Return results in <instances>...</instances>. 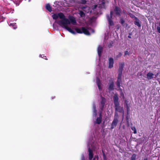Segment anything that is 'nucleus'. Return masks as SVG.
Listing matches in <instances>:
<instances>
[{
    "instance_id": "f257e3e1",
    "label": "nucleus",
    "mask_w": 160,
    "mask_h": 160,
    "mask_svg": "<svg viewBox=\"0 0 160 160\" xmlns=\"http://www.w3.org/2000/svg\"><path fill=\"white\" fill-rule=\"evenodd\" d=\"M53 19L57 20L59 17L60 19L62 20L58 22V24L61 27L65 28L70 33L73 34H76V32L72 30L70 28L68 27L67 25L70 24L69 20L65 18L64 14L62 12H60L58 14H54L52 16Z\"/></svg>"
},
{
    "instance_id": "f03ea898",
    "label": "nucleus",
    "mask_w": 160,
    "mask_h": 160,
    "mask_svg": "<svg viewBox=\"0 0 160 160\" xmlns=\"http://www.w3.org/2000/svg\"><path fill=\"white\" fill-rule=\"evenodd\" d=\"M113 102L116 112L124 113V110L122 107H120L118 102V98L117 95L115 94L113 97Z\"/></svg>"
},
{
    "instance_id": "7ed1b4c3",
    "label": "nucleus",
    "mask_w": 160,
    "mask_h": 160,
    "mask_svg": "<svg viewBox=\"0 0 160 160\" xmlns=\"http://www.w3.org/2000/svg\"><path fill=\"white\" fill-rule=\"evenodd\" d=\"M75 30L76 32L78 33H83L87 35H89L90 34L89 31L84 27H82L81 29L76 28H75Z\"/></svg>"
},
{
    "instance_id": "20e7f679",
    "label": "nucleus",
    "mask_w": 160,
    "mask_h": 160,
    "mask_svg": "<svg viewBox=\"0 0 160 160\" xmlns=\"http://www.w3.org/2000/svg\"><path fill=\"white\" fill-rule=\"evenodd\" d=\"M124 63L122 62L119 64V68L118 69V75L117 77V79H122V72L124 67Z\"/></svg>"
},
{
    "instance_id": "39448f33",
    "label": "nucleus",
    "mask_w": 160,
    "mask_h": 160,
    "mask_svg": "<svg viewBox=\"0 0 160 160\" xmlns=\"http://www.w3.org/2000/svg\"><path fill=\"white\" fill-rule=\"evenodd\" d=\"M114 11L115 12L116 15L120 16L121 15V10L120 8L118 6H115Z\"/></svg>"
},
{
    "instance_id": "423d86ee",
    "label": "nucleus",
    "mask_w": 160,
    "mask_h": 160,
    "mask_svg": "<svg viewBox=\"0 0 160 160\" xmlns=\"http://www.w3.org/2000/svg\"><path fill=\"white\" fill-rule=\"evenodd\" d=\"M101 100L100 102V104L101 105L100 109L101 111H103L106 102V100L105 98L102 96L101 97Z\"/></svg>"
},
{
    "instance_id": "0eeeda50",
    "label": "nucleus",
    "mask_w": 160,
    "mask_h": 160,
    "mask_svg": "<svg viewBox=\"0 0 160 160\" xmlns=\"http://www.w3.org/2000/svg\"><path fill=\"white\" fill-rule=\"evenodd\" d=\"M122 79H117V82H116V84L118 88V90L120 91V92H122V90L121 88V84L122 83Z\"/></svg>"
},
{
    "instance_id": "6e6552de",
    "label": "nucleus",
    "mask_w": 160,
    "mask_h": 160,
    "mask_svg": "<svg viewBox=\"0 0 160 160\" xmlns=\"http://www.w3.org/2000/svg\"><path fill=\"white\" fill-rule=\"evenodd\" d=\"M108 90L112 91L114 89V83L113 81L112 80H109V86L108 88Z\"/></svg>"
},
{
    "instance_id": "1a4fd4ad",
    "label": "nucleus",
    "mask_w": 160,
    "mask_h": 160,
    "mask_svg": "<svg viewBox=\"0 0 160 160\" xmlns=\"http://www.w3.org/2000/svg\"><path fill=\"white\" fill-rule=\"evenodd\" d=\"M102 120V112H101L99 114V117H98L96 120V122H95V123L97 124H100Z\"/></svg>"
},
{
    "instance_id": "9d476101",
    "label": "nucleus",
    "mask_w": 160,
    "mask_h": 160,
    "mask_svg": "<svg viewBox=\"0 0 160 160\" xmlns=\"http://www.w3.org/2000/svg\"><path fill=\"white\" fill-rule=\"evenodd\" d=\"M118 122V120L114 119L111 124V129H113L117 126Z\"/></svg>"
},
{
    "instance_id": "9b49d317",
    "label": "nucleus",
    "mask_w": 160,
    "mask_h": 160,
    "mask_svg": "<svg viewBox=\"0 0 160 160\" xmlns=\"http://www.w3.org/2000/svg\"><path fill=\"white\" fill-rule=\"evenodd\" d=\"M88 151L89 152L88 154V158L90 160L92 159L93 158L94 154L93 153V152L92 150L90 148H88Z\"/></svg>"
},
{
    "instance_id": "f8f14e48",
    "label": "nucleus",
    "mask_w": 160,
    "mask_h": 160,
    "mask_svg": "<svg viewBox=\"0 0 160 160\" xmlns=\"http://www.w3.org/2000/svg\"><path fill=\"white\" fill-rule=\"evenodd\" d=\"M107 19L108 22V24L110 26H112L114 25V23L112 20V18H110L109 15H107Z\"/></svg>"
},
{
    "instance_id": "ddd939ff",
    "label": "nucleus",
    "mask_w": 160,
    "mask_h": 160,
    "mask_svg": "<svg viewBox=\"0 0 160 160\" xmlns=\"http://www.w3.org/2000/svg\"><path fill=\"white\" fill-rule=\"evenodd\" d=\"M114 60L112 58H109V65L108 68H111L113 67Z\"/></svg>"
},
{
    "instance_id": "4468645a",
    "label": "nucleus",
    "mask_w": 160,
    "mask_h": 160,
    "mask_svg": "<svg viewBox=\"0 0 160 160\" xmlns=\"http://www.w3.org/2000/svg\"><path fill=\"white\" fill-rule=\"evenodd\" d=\"M103 51V48L102 46L101 45L98 46V53L99 57H100L101 55V53Z\"/></svg>"
},
{
    "instance_id": "2eb2a0df",
    "label": "nucleus",
    "mask_w": 160,
    "mask_h": 160,
    "mask_svg": "<svg viewBox=\"0 0 160 160\" xmlns=\"http://www.w3.org/2000/svg\"><path fill=\"white\" fill-rule=\"evenodd\" d=\"M45 8L50 12H51L52 11V8L49 3H47L46 4Z\"/></svg>"
},
{
    "instance_id": "dca6fc26",
    "label": "nucleus",
    "mask_w": 160,
    "mask_h": 160,
    "mask_svg": "<svg viewBox=\"0 0 160 160\" xmlns=\"http://www.w3.org/2000/svg\"><path fill=\"white\" fill-rule=\"evenodd\" d=\"M154 74L151 72H149L147 74V78L148 79H150L153 78Z\"/></svg>"
},
{
    "instance_id": "f3484780",
    "label": "nucleus",
    "mask_w": 160,
    "mask_h": 160,
    "mask_svg": "<svg viewBox=\"0 0 160 160\" xmlns=\"http://www.w3.org/2000/svg\"><path fill=\"white\" fill-rule=\"evenodd\" d=\"M93 115L95 117H96L97 115V110L96 109V106L94 105L93 106Z\"/></svg>"
},
{
    "instance_id": "a211bd4d",
    "label": "nucleus",
    "mask_w": 160,
    "mask_h": 160,
    "mask_svg": "<svg viewBox=\"0 0 160 160\" xmlns=\"http://www.w3.org/2000/svg\"><path fill=\"white\" fill-rule=\"evenodd\" d=\"M125 107L126 108V109L127 114H129V113H130V104L125 105Z\"/></svg>"
},
{
    "instance_id": "6ab92c4d",
    "label": "nucleus",
    "mask_w": 160,
    "mask_h": 160,
    "mask_svg": "<svg viewBox=\"0 0 160 160\" xmlns=\"http://www.w3.org/2000/svg\"><path fill=\"white\" fill-rule=\"evenodd\" d=\"M70 22H71L72 23L75 24L76 23V21L75 19V18H70Z\"/></svg>"
},
{
    "instance_id": "aec40b11",
    "label": "nucleus",
    "mask_w": 160,
    "mask_h": 160,
    "mask_svg": "<svg viewBox=\"0 0 160 160\" xmlns=\"http://www.w3.org/2000/svg\"><path fill=\"white\" fill-rule=\"evenodd\" d=\"M80 16L81 17H83L85 16V13L82 11H79V13Z\"/></svg>"
},
{
    "instance_id": "412c9836",
    "label": "nucleus",
    "mask_w": 160,
    "mask_h": 160,
    "mask_svg": "<svg viewBox=\"0 0 160 160\" xmlns=\"http://www.w3.org/2000/svg\"><path fill=\"white\" fill-rule=\"evenodd\" d=\"M137 155L135 154H133L131 158H130V160H136L137 157Z\"/></svg>"
},
{
    "instance_id": "4be33fe9",
    "label": "nucleus",
    "mask_w": 160,
    "mask_h": 160,
    "mask_svg": "<svg viewBox=\"0 0 160 160\" xmlns=\"http://www.w3.org/2000/svg\"><path fill=\"white\" fill-rule=\"evenodd\" d=\"M9 26H12L14 29H16L17 28L16 23H11L10 24Z\"/></svg>"
},
{
    "instance_id": "5701e85b",
    "label": "nucleus",
    "mask_w": 160,
    "mask_h": 160,
    "mask_svg": "<svg viewBox=\"0 0 160 160\" xmlns=\"http://www.w3.org/2000/svg\"><path fill=\"white\" fill-rule=\"evenodd\" d=\"M120 23L121 24L122 26H124V23L125 22V20L124 19L122 18H121L120 19Z\"/></svg>"
},
{
    "instance_id": "b1692460",
    "label": "nucleus",
    "mask_w": 160,
    "mask_h": 160,
    "mask_svg": "<svg viewBox=\"0 0 160 160\" xmlns=\"http://www.w3.org/2000/svg\"><path fill=\"white\" fill-rule=\"evenodd\" d=\"M129 16L132 18L134 19L135 20H137V18L133 14L129 13Z\"/></svg>"
},
{
    "instance_id": "393cba45",
    "label": "nucleus",
    "mask_w": 160,
    "mask_h": 160,
    "mask_svg": "<svg viewBox=\"0 0 160 160\" xmlns=\"http://www.w3.org/2000/svg\"><path fill=\"white\" fill-rule=\"evenodd\" d=\"M136 21H134V24L138 26L139 27H140V23H139V20L137 18V20H136Z\"/></svg>"
},
{
    "instance_id": "a878e982",
    "label": "nucleus",
    "mask_w": 160,
    "mask_h": 160,
    "mask_svg": "<svg viewBox=\"0 0 160 160\" xmlns=\"http://www.w3.org/2000/svg\"><path fill=\"white\" fill-rule=\"evenodd\" d=\"M118 113L116 112H115V115H114V119H118Z\"/></svg>"
},
{
    "instance_id": "bb28decb",
    "label": "nucleus",
    "mask_w": 160,
    "mask_h": 160,
    "mask_svg": "<svg viewBox=\"0 0 160 160\" xmlns=\"http://www.w3.org/2000/svg\"><path fill=\"white\" fill-rule=\"evenodd\" d=\"M122 53L121 52H119L118 54L116 56V58L118 59V58H120L122 56Z\"/></svg>"
},
{
    "instance_id": "cd10ccee",
    "label": "nucleus",
    "mask_w": 160,
    "mask_h": 160,
    "mask_svg": "<svg viewBox=\"0 0 160 160\" xmlns=\"http://www.w3.org/2000/svg\"><path fill=\"white\" fill-rule=\"evenodd\" d=\"M102 155L103 156V158L104 160H107L106 156L105 154L104 153L103 151L102 150Z\"/></svg>"
},
{
    "instance_id": "c85d7f7f",
    "label": "nucleus",
    "mask_w": 160,
    "mask_h": 160,
    "mask_svg": "<svg viewBox=\"0 0 160 160\" xmlns=\"http://www.w3.org/2000/svg\"><path fill=\"white\" fill-rule=\"evenodd\" d=\"M39 57H41L42 58H43L45 60H48V58H47L46 56H45L44 55V54L40 55Z\"/></svg>"
},
{
    "instance_id": "c756f323",
    "label": "nucleus",
    "mask_w": 160,
    "mask_h": 160,
    "mask_svg": "<svg viewBox=\"0 0 160 160\" xmlns=\"http://www.w3.org/2000/svg\"><path fill=\"white\" fill-rule=\"evenodd\" d=\"M87 3V1L86 0H81L80 3L82 4H85Z\"/></svg>"
},
{
    "instance_id": "7c9ffc66",
    "label": "nucleus",
    "mask_w": 160,
    "mask_h": 160,
    "mask_svg": "<svg viewBox=\"0 0 160 160\" xmlns=\"http://www.w3.org/2000/svg\"><path fill=\"white\" fill-rule=\"evenodd\" d=\"M97 85H101V82L100 80L98 78H97L96 80Z\"/></svg>"
},
{
    "instance_id": "2f4dec72",
    "label": "nucleus",
    "mask_w": 160,
    "mask_h": 160,
    "mask_svg": "<svg viewBox=\"0 0 160 160\" xmlns=\"http://www.w3.org/2000/svg\"><path fill=\"white\" fill-rule=\"evenodd\" d=\"M127 55H129V53L128 51L126 50L124 52V56H125Z\"/></svg>"
},
{
    "instance_id": "473e14b6",
    "label": "nucleus",
    "mask_w": 160,
    "mask_h": 160,
    "mask_svg": "<svg viewBox=\"0 0 160 160\" xmlns=\"http://www.w3.org/2000/svg\"><path fill=\"white\" fill-rule=\"evenodd\" d=\"M113 14V12L112 11H111L110 12V18H112V15Z\"/></svg>"
},
{
    "instance_id": "72a5a7b5",
    "label": "nucleus",
    "mask_w": 160,
    "mask_h": 160,
    "mask_svg": "<svg viewBox=\"0 0 160 160\" xmlns=\"http://www.w3.org/2000/svg\"><path fill=\"white\" fill-rule=\"evenodd\" d=\"M132 130H134L133 132L135 134L137 133V130L135 127H133V128H132Z\"/></svg>"
},
{
    "instance_id": "f704fd0d",
    "label": "nucleus",
    "mask_w": 160,
    "mask_h": 160,
    "mask_svg": "<svg viewBox=\"0 0 160 160\" xmlns=\"http://www.w3.org/2000/svg\"><path fill=\"white\" fill-rule=\"evenodd\" d=\"M98 89L99 90H101L102 89V88L101 86V85H98Z\"/></svg>"
},
{
    "instance_id": "c9c22d12",
    "label": "nucleus",
    "mask_w": 160,
    "mask_h": 160,
    "mask_svg": "<svg viewBox=\"0 0 160 160\" xmlns=\"http://www.w3.org/2000/svg\"><path fill=\"white\" fill-rule=\"evenodd\" d=\"M157 29L158 32L160 33V27H157Z\"/></svg>"
},
{
    "instance_id": "e433bc0d",
    "label": "nucleus",
    "mask_w": 160,
    "mask_h": 160,
    "mask_svg": "<svg viewBox=\"0 0 160 160\" xmlns=\"http://www.w3.org/2000/svg\"><path fill=\"white\" fill-rule=\"evenodd\" d=\"M125 105L130 104V103H129V102L128 101H127V100H125Z\"/></svg>"
},
{
    "instance_id": "4c0bfd02",
    "label": "nucleus",
    "mask_w": 160,
    "mask_h": 160,
    "mask_svg": "<svg viewBox=\"0 0 160 160\" xmlns=\"http://www.w3.org/2000/svg\"><path fill=\"white\" fill-rule=\"evenodd\" d=\"M125 105L130 104V103H129V102L128 101H127V100H125Z\"/></svg>"
},
{
    "instance_id": "58836bf2",
    "label": "nucleus",
    "mask_w": 160,
    "mask_h": 160,
    "mask_svg": "<svg viewBox=\"0 0 160 160\" xmlns=\"http://www.w3.org/2000/svg\"><path fill=\"white\" fill-rule=\"evenodd\" d=\"M120 95L121 96H123V97H124V94H123V93L122 92H120Z\"/></svg>"
},
{
    "instance_id": "ea45409f",
    "label": "nucleus",
    "mask_w": 160,
    "mask_h": 160,
    "mask_svg": "<svg viewBox=\"0 0 160 160\" xmlns=\"http://www.w3.org/2000/svg\"><path fill=\"white\" fill-rule=\"evenodd\" d=\"M81 160H85V158L83 155L82 157Z\"/></svg>"
},
{
    "instance_id": "a19ab883",
    "label": "nucleus",
    "mask_w": 160,
    "mask_h": 160,
    "mask_svg": "<svg viewBox=\"0 0 160 160\" xmlns=\"http://www.w3.org/2000/svg\"><path fill=\"white\" fill-rule=\"evenodd\" d=\"M128 38H131V37L129 35L128 36Z\"/></svg>"
},
{
    "instance_id": "79ce46f5",
    "label": "nucleus",
    "mask_w": 160,
    "mask_h": 160,
    "mask_svg": "<svg viewBox=\"0 0 160 160\" xmlns=\"http://www.w3.org/2000/svg\"><path fill=\"white\" fill-rule=\"evenodd\" d=\"M92 159H93V160H95V159H96V158L95 157L94 158H93Z\"/></svg>"
},
{
    "instance_id": "37998d69",
    "label": "nucleus",
    "mask_w": 160,
    "mask_h": 160,
    "mask_svg": "<svg viewBox=\"0 0 160 160\" xmlns=\"http://www.w3.org/2000/svg\"><path fill=\"white\" fill-rule=\"evenodd\" d=\"M55 98V96H54V97H52V99H53Z\"/></svg>"
},
{
    "instance_id": "c03bdc74",
    "label": "nucleus",
    "mask_w": 160,
    "mask_h": 160,
    "mask_svg": "<svg viewBox=\"0 0 160 160\" xmlns=\"http://www.w3.org/2000/svg\"><path fill=\"white\" fill-rule=\"evenodd\" d=\"M131 35H132V34H131V33H129V36H131Z\"/></svg>"
},
{
    "instance_id": "a18cd8bd",
    "label": "nucleus",
    "mask_w": 160,
    "mask_h": 160,
    "mask_svg": "<svg viewBox=\"0 0 160 160\" xmlns=\"http://www.w3.org/2000/svg\"><path fill=\"white\" fill-rule=\"evenodd\" d=\"M143 160H147V158H144Z\"/></svg>"
},
{
    "instance_id": "49530a36",
    "label": "nucleus",
    "mask_w": 160,
    "mask_h": 160,
    "mask_svg": "<svg viewBox=\"0 0 160 160\" xmlns=\"http://www.w3.org/2000/svg\"><path fill=\"white\" fill-rule=\"evenodd\" d=\"M98 156H97L98 159Z\"/></svg>"
},
{
    "instance_id": "de8ad7c7",
    "label": "nucleus",
    "mask_w": 160,
    "mask_h": 160,
    "mask_svg": "<svg viewBox=\"0 0 160 160\" xmlns=\"http://www.w3.org/2000/svg\"><path fill=\"white\" fill-rule=\"evenodd\" d=\"M159 83L160 84V81L159 82Z\"/></svg>"
}]
</instances>
